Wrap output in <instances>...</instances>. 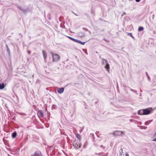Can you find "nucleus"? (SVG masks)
<instances>
[{
    "instance_id": "nucleus-1",
    "label": "nucleus",
    "mask_w": 156,
    "mask_h": 156,
    "mask_svg": "<svg viewBox=\"0 0 156 156\" xmlns=\"http://www.w3.org/2000/svg\"><path fill=\"white\" fill-rule=\"evenodd\" d=\"M53 59V62H57L59 61L60 58V57L58 54L51 53Z\"/></svg>"
},
{
    "instance_id": "nucleus-2",
    "label": "nucleus",
    "mask_w": 156,
    "mask_h": 156,
    "mask_svg": "<svg viewBox=\"0 0 156 156\" xmlns=\"http://www.w3.org/2000/svg\"><path fill=\"white\" fill-rule=\"evenodd\" d=\"M124 134V133L121 131H115L114 133V135L118 136L122 135Z\"/></svg>"
},
{
    "instance_id": "nucleus-3",
    "label": "nucleus",
    "mask_w": 156,
    "mask_h": 156,
    "mask_svg": "<svg viewBox=\"0 0 156 156\" xmlns=\"http://www.w3.org/2000/svg\"><path fill=\"white\" fill-rule=\"evenodd\" d=\"M146 110H139L138 112V114L139 115H147V113H145V112Z\"/></svg>"
},
{
    "instance_id": "nucleus-4",
    "label": "nucleus",
    "mask_w": 156,
    "mask_h": 156,
    "mask_svg": "<svg viewBox=\"0 0 156 156\" xmlns=\"http://www.w3.org/2000/svg\"><path fill=\"white\" fill-rule=\"evenodd\" d=\"M31 156H42L41 152L39 151H37L34 152Z\"/></svg>"
},
{
    "instance_id": "nucleus-5",
    "label": "nucleus",
    "mask_w": 156,
    "mask_h": 156,
    "mask_svg": "<svg viewBox=\"0 0 156 156\" xmlns=\"http://www.w3.org/2000/svg\"><path fill=\"white\" fill-rule=\"evenodd\" d=\"M57 91L58 93L61 94L64 91V88H57Z\"/></svg>"
},
{
    "instance_id": "nucleus-6",
    "label": "nucleus",
    "mask_w": 156,
    "mask_h": 156,
    "mask_svg": "<svg viewBox=\"0 0 156 156\" xmlns=\"http://www.w3.org/2000/svg\"><path fill=\"white\" fill-rule=\"evenodd\" d=\"M42 53L44 56V61L45 62L47 57V54L46 52L44 50H43L42 51Z\"/></svg>"
},
{
    "instance_id": "nucleus-7",
    "label": "nucleus",
    "mask_w": 156,
    "mask_h": 156,
    "mask_svg": "<svg viewBox=\"0 0 156 156\" xmlns=\"http://www.w3.org/2000/svg\"><path fill=\"white\" fill-rule=\"evenodd\" d=\"M37 115L39 117H43L44 116L43 113L41 111H39L38 112Z\"/></svg>"
},
{
    "instance_id": "nucleus-8",
    "label": "nucleus",
    "mask_w": 156,
    "mask_h": 156,
    "mask_svg": "<svg viewBox=\"0 0 156 156\" xmlns=\"http://www.w3.org/2000/svg\"><path fill=\"white\" fill-rule=\"evenodd\" d=\"M105 68L106 69L107 71L109 72L110 71V67L109 66V65L108 63L105 64Z\"/></svg>"
},
{
    "instance_id": "nucleus-9",
    "label": "nucleus",
    "mask_w": 156,
    "mask_h": 156,
    "mask_svg": "<svg viewBox=\"0 0 156 156\" xmlns=\"http://www.w3.org/2000/svg\"><path fill=\"white\" fill-rule=\"evenodd\" d=\"M150 109L149 108L144 109V110H145V111H145V113H147V115H148L150 113Z\"/></svg>"
},
{
    "instance_id": "nucleus-10",
    "label": "nucleus",
    "mask_w": 156,
    "mask_h": 156,
    "mask_svg": "<svg viewBox=\"0 0 156 156\" xmlns=\"http://www.w3.org/2000/svg\"><path fill=\"white\" fill-rule=\"evenodd\" d=\"M5 87V85L4 83H0V90L3 89Z\"/></svg>"
},
{
    "instance_id": "nucleus-11",
    "label": "nucleus",
    "mask_w": 156,
    "mask_h": 156,
    "mask_svg": "<svg viewBox=\"0 0 156 156\" xmlns=\"http://www.w3.org/2000/svg\"><path fill=\"white\" fill-rule=\"evenodd\" d=\"M102 62L103 64H106L108 63L107 60L104 59H102Z\"/></svg>"
},
{
    "instance_id": "nucleus-12",
    "label": "nucleus",
    "mask_w": 156,
    "mask_h": 156,
    "mask_svg": "<svg viewBox=\"0 0 156 156\" xmlns=\"http://www.w3.org/2000/svg\"><path fill=\"white\" fill-rule=\"evenodd\" d=\"M76 137L77 138H78L79 140H80L81 139V137L80 134H76Z\"/></svg>"
},
{
    "instance_id": "nucleus-13",
    "label": "nucleus",
    "mask_w": 156,
    "mask_h": 156,
    "mask_svg": "<svg viewBox=\"0 0 156 156\" xmlns=\"http://www.w3.org/2000/svg\"><path fill=\"white\" fill-rule=\"evenodd\" d=\"M16 135H17L16 133L14 132L12 134V137L13 138H14L16 136Z\"/></svg>"
},
{
    "instance_id": "nucleus-14",
    "label": "nucleus",
    "mask_w": 156,
    "mask_h": 156,
    "mask_svg": "<svg viewBox=\"0 0 156 156\" xmlns=\"http://www.w3.org/2000/svg\"><path fill=\"white\" fill-rule=\"evenodd\" d=\"M75 146V147H76L77 149H78V148H80L81 145L79 144H78L76 143V144Z\"/></svg>"
},
{
    "instance_id": "nucleus-15",
    "label": "nucleus",
    "mask_w": 156,
    "mask_h": 156,
    "mask_svg": "<svg viewBox=\"0 0 156 156\" xmlns=\"http://www.w3.org/2000/svg\"><path fill=\"white\" fill-rule=\"evenodd\" d=\"M144 29V28L143 27H141L139 28L138 29V30L139 31H140L143 30Z\"/></svg>"
},
{
    "instance_id": "nucleus-16",
    "label": "nucleus",
    "mask_w": 156,
    "mask_h": 156,
    "mask_svg": "<svg viewBox=\"0 0 156 156\" xmlns=\"http://www.w3.org/2000/svg\"><path fill=\"white\" fill-rule=\"evenodd\" d=\"M131 37H132L133 38H134V37L132 36V34L131 33H129L128 34Z\"/></svg>"
},
{
    "instance_id": "nucleus-17",
    "label": "nucleus",
    "mask_w": 156,
    "mask_h": 156,
    "mask_svg": "<svg viewBox=\"0 0 156 156\" xmlns=\"http://www.w3.org/2000/svg\"><path fill=\"white\" fill-rule=\"evenodd\" d=\"M85 42H82L81 41H80V44L82 45H84L85 44Z\"/></svg>"
},
{
    "instance_id": "nucleus-18",
    "label": "nucleus",
    "mask_w": 156,
    "mask_h": 156,
    "mask_svg": "<svg viewBox=\"0 0 156 156\" xmlns=\"http://www.w3.org/2000/svg\"><path fill=\"white\" fill-rule=\"evenodd\" d=\"M80 41L79 40H76V41L75 42H77V43H80Z\"/></svg>"
},
{
    "instance_id": "nucleus-19",
    "label": "nucleus",
    "mask_w": 156,
    "mask_h": 156,
    "mask_svg": "<svg viewBox=\"0 0 156 156\" xmlns=\"http://www.w3.org/2000/svg\"><path fill=\"white\" fill-rule=\"evenodd\" d=\"M146 73V74H147V78L148 79H149V80H150V77L148 76L147 73Z\"/></svg>"
},
{
    "instance_id": "nucleus-20",
    "label": "nucleus",
    "mask_w": 156,
    "mask_h": 156,
    "mask_svg": "<svg viewBox=\"0 0 156 156\" xmlns=\"http://www.w3.org/2000/svg\"><path fill=\"white\" fill-rule=\"evenodd\" d=\"M19 9H20L21 10H22V11H23V9H22V8L21 7H19Z\"/></svg>"
},
{
    "instance_id": "nucleus-21",
    "label": "nucleus",
    "mask_w": 156,
    "mask_h": 156,
    "mask_svg": "<svg viewBox=\"0 0 156 156\" xmlns=\"http://www.w3.org/2000/svg\"><path fill=\"white\" fill-rule=\"evenodd\" d=\"M76 39H74L73 38L72 39V41H74V42H76Z\"/></svg>"
},
{
    "instance_id": "nucleus-22",
    "label": "nucleus",
    "mask_w": 156,
    "mask_h": 156,
    "mask_svg": "<svg viewBox=\"0 0 156 156\" xmlns=\"http://www.w3.org/2000/svg\"><path fill=\"white\" fill-rule=\"evenodd\" d=\"M152 141H154V142H156V138L154 139Z\"/></svg>"
},
{
    "instance_id": "nucleus-23",
    "label": "nucleus",
    "mask_w": 156,
    "mask_h": 156,
    "mask_svg": "<svg viewBox=\"0 0 156 156\" xmlns=\"http://www.w3.org/2000/svg\"><path fill=\"white\" fill-rule=\"evenodd\" d=\"M154 15H153L152 16V18L153 19H154Z\"/></svg>"
},
{
    "instance_id": "nucleus-24",
    "label": "nucleus",
    "mask_w": 156,
    "mask_h": 156,
    "mask_svg": "<svg viewBox=\"0 0 156 156\" xmlns=\"http://www.w3.org/2000/svg\"><path fill=\"white\" fill-rule=\"evenodd\" d=\"M68 37L70 39H71V40H72V39L73 38H72L71 37Z\"/></svg>"
},
{
    "instance_id": "nucleus-25",
    "label": "nucleus",
    "mask_w": 156,
    "mask_h": 156,
    "mask_svg": "<svg viewBox=\"0 0 156 156\" xmlns=\"http://www.w3.org/2000/svg\"><path fill=\"white\" fill-rule=\"evenodd\" d=\"M140 0H135L136 1V2H139L140 1Z\"/></svg>"
},
{
    "instance_id": "nucleus-26",
    "label": "nucleus",
    "mask_w": 156,
    "mask_h": 156,
    "mask_svg": "<svg viewBox=\"0 0 156 156\" xmlns=\"http://www.w3.org/2000/svg\"><path fill=\"white\" fill-rule=\"evenodd\" d=\"M148 123V122H145V124H146V125H147Z\"/></svg>"
},
{
    "instance_id": "nucleus-27",
    "label": "nucleus",
    "mask_w": 156,
    "mask_h": 156,
    "mask_svg": "<svg viewBox=\"0 0 156 156\" xmlns=\"http://www.w3.org/2000/svg\"><path fill=\"white\" fill-rule=\"evenodd\" d=\"M127 155H128V154H126V156H127Z\"/></svg>"
},
{
    "instance_id": "nucleus-28",
    "label": "nucleus",
    "mask_w": 156,
    "mask_h": 156,
    "mask_svg": "<svg viewBox=\"0 0 156 156\" xmlns=\"http://www.w3.org/2000/svg\"><path fill=\"white\" fill-rule=\"evenodd\" d=\"M7 48L8 49V46H7Z\"/></svg>"
},
{
    "instance_id": "nucleus-29",
    "label": "nucleus",
    "mask_w": 156,
    "mask_h": 156,
    "mask_svg": "<svg viewBox=\"0 0 156 156\" xmlns=\"http://www.w3.org/2000/svg\"><path fill=\"white\" fill-rule=\"evenodd\" d=\"M122 150L121 152H122Z\"/></svg>"
},
{
    "instance_id": "nucleus-30",
    "label": "nucleus",
    "mask_w": 156,
    "mask_h": 156,
    "mask_svg": "<svg viewBox=\"0 0 156 156\" xmlns=\"http://www.w3.org/2000/svg\"><path fill=\"white\" fill-rule=\"evenodd\" d=\"M155 134H156V133H155Z\"/></svg>"
}]
</instances>
